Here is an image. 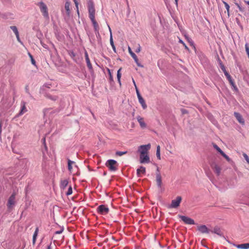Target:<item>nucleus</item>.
I'll list each match as a JSON object with an SVG mask.
<instances>
[{
    "label": "nucleus",
    "mask_w": 249,
    "mask_h": 249,
    "mask_svg": "<svg viewBox=\"0 0 249 249\" xmlns=\"http://www.w3.org/2000/svg\"><path fill=\"white\" fill-rule=\"evenodd\" d=\"M211 166L217 176H219L220 174L221 168L215 162H213Z\"/></svg>",
    "instance_id": "10"
},
{
    "label": "nucleus",
    "mask_w": 249,
    "mask_h": 249,
    "mask_svg": "<svg viewBox=\"0 0 249 249\" xmlns=\"http://www.w3.org/2000/svg\"><path fill=\"white\" fill-rule=\"evenodd\" d=\"M247 4L249 5V1H247Z\"/></svg>",
    "instance_id": "57"
},
{
    "label": "nucleus",
    "mask_w": 249,
    "mask_h": 249,
    "mask_svg": "<svg viewBox=\"0 0 249 249\" xmlns=\"http://www.w3.org/2000/svg\"><path fill=\"white\" fill-rule=\"evenodd\" d=\"M109 32H110V45L113 50V51L116 52V48H115V45L114 44V43H113V38H112V33H111V29L109 27Z\"/></svg>",
    "instance_id": "20"
},
{
    "label": "nucleus",
    "mask_w": 249,
    "mask_h": 249,
    "mask_svg": "<svg viewBox=\"0 0 249 249\" xmlns=\"http://www.w3.org/2000/svg\"><path fill=\"white\" fill-rule=\"evenodd\" d=\"M220 67H221V69L222 70V71L224 72V73L225 76H226L227 78L228 79V80L231 79V76L229 74V73L226 71L225 66L223 65H222V64H220Z\"/></svg>",
    "instance_id": "21"
},
{
    "label": "nucleus",
    "mask_w": 249,
    "mask_h": 249,
    "mask_svg": "<svg viewBox=\"0 0 249 249\" xmlns=\"http://www.w3.org/2000/svg\"><path fill=\"white\" fill-rule=\"evenodd\" d=\"M16 37H17V40L18 41V42H19L21 44H22V42H21V41L20 40V39L19 38V34H18V35H16Z\"/></svg>",
    "instance_id": "46"
},
{
    "label": "nucleus",
    "mask_w": 249,
    "mask_h": 249,
    "mask_svg": "<svg viewBox=\"0 0 249 249\" xmlns=\"http://www.w3.org/2000/svg\"><path fill=\"white\" fill-rule=\"evenodd\" d=\"M107 71L108 72V74L109 75V80L111 81H113V76L112 75H111V72H110V71L109 69H107Z\"/></svg>",
    "instance_id": "42"
},
{
    "label": "nucleus",
    "mask_w": 249,
    "mask_h": 249,
    "mask_svg": "<svg viewBox=\"0 0 249 249\" xmlns=\"http://www.w3.org/2000/svg\"><path fill=\"white\" fill-rule=\"evenodd\" d=\"M44 147H45V150H47V146L45 144H44Z\"/></svg>",
    "instance_id": "54"
},
{
    "label": "nucleus",
    "mask_w": 249,
    "mask_h": 249,
    "mask_svg": "<svg viewBox=\"0 0 249 249\" xmlns=\"http://www.w3.org/2000/svg\"><path fill=\"white\" fill-rule=\"evenodd\" d=\"M175 3H176V5L178 6V0H175Z\"/></svg>",
    "instance_id": "53"
},
{
    "label": "nucleus",
    "mask_w": 249,
    "mask_h": 249,
    "mask_svg": "<svg viewBox=\"0 0 249 249\" xmlns=\"http://www.w3.org/2000/svg\"><path fill=\"white\" fill-rule=\"evenodd\" d=\"M141 46L139 44L138 45V47L135 50V52L137 53L140 52L141 51Z\"/></svg>",
    "instance_id": "45"
},
{
    "label": "nucleus",
    "mask_w": 249,
    "mask_h": 249,
    "mask_svg": "<svg viewBox=\"0 0 249 249\" xmlns=\"http://www.w3.org/2000/svg\"><path fill=\"white\" fill-rule=\"evenodd\" d=\"M134 112H133L132 113V115L134 116Z\"/></svg>",
    "instance_id": "59"
},
{
    "label": "nucleus",
    "mask_w": 249,
    "mask_h": 249,
    "mask_svg": "<svg viewBox=\"0 0 249 249\" xmlns=\"http://www.w3.org/2000/svg\"><path fill=\"white\" fill-rule=\"evenodd\" d=\"M44 96L46 98L53 101H56L58 98V97L56 95L52 94L51 93H45Z\"/></svg>",
    "instance_id": "17"
},
{
    "label": "nucleus",
    "mask_w": 249,
    "mask_h": 249,
    "mask_svg": "<svg viewBox=\"0 0 249 249\" xmlns=\"http://www.w3.org/2000/svg\"><path fill=\"white\" fill-rule=\"evenodd\" d=\"M210 231L220 236L222 235L221 231L218 227H215L213 231Z\"/></svg>",
    "instance_id": "25"
},
{
    "label": "nucleus",
    "mask_w": 249,
    "mask_h": 249,
    "mask_svg": "<svg viewBox=\"0 0 249 249\" xmlns=\"http://www.w3.org/2000/svg\"><path fill=\"white\" fill-rule=\"evenodd\" d=\"M16 195L13 193L8 199L7 202V207L9 209H12L15 204Z\"/></svg>",
    "instance_id": "7"
},
{
    "label": "nucleus",
    "mask_w": 249,
    "mask_h": 249,
    "mask_svg": "<svg viewBox=\"0 0 249 249\" xmlns=\"http://www.w3.org/2000/svg\"><path fill=\"white\" fill-rule=\"evenodd\" d=\"M75 168H77V166L76 165H75Z\"/></svg>",
    "instance_id": "58"
},
{
    "label": "nucleus",
    "mask_w": 249,
    "mask_h": 249,
    "mask_svg": "<svg viewBox=\"0 0 249 249\" xmlns=\"http://www.w3.org/2000/svg\"><path fill=\"white\" fill-rule=\"evenodd\" d=\"M150 144L142 145L139 147L138 152L140 153V155H144L146 154H148V151L150 149Z\"/></svg>",
    "instance_id": "5"
},
{
    "label": "nucleus",
    "mask_w": 249,
    "mask_h": 249,
    "mask_svg": "<svg viewBox=\"0 0 249 249\" xmlns=\"http://www.w3.org/2000/svg\"><path fill=\"white\" fill-rule=\"evenodd\" d=\"M179 42H180V43H182V45H183V46L185 47V48L186 50H189V49H188V47L185 45V44L184 43V42H183L181 39H179Z\"/></svg>",
    "instance_id": "44"
},
{
    "label": "nucleus",
    "mask_w": 249,
    "mask_h": 249,
    "mask_svg": "<svg viewBox=\"0 0 249 249\" xmlns=\"http://www.w3.org/2000/svg\"><path fill=\"white\" fill-rule=\"evenodd\" d=\"M26 110H20V112L17 115H16V117H17L19 116V115H22L23 113L25 112Z\"/></svg>",
    "instance_id": "43"
},
{
    "label": "nucleus",
    "mask_w": 249,
    "mask_h": 249,
    "mask_svg": "<svg viewBox=\"0 0 249 249\" xmlns=\"http://www.w3.org/2000/svg\"><path fill=\"white\" fill-rule=\"evenodd\" d=\"M44 86L46 87H47L48 88H50V87L49 86H47V85H45Z\"/></svg>",
    "instance_id": "55"
},
{
    "label": "nucleus",
    "mask_w": 249,
    "mask_h": 249,
    "mask_svg": "<svg viewBox=\"0 0 249 249\" xmlns=\"http://www.w3.org/2000/svg\"><path fill=\"white\" fill-rule=\"evenodd\" d=\"M179 217L185 224L190 225L195 224L194 220L189 217L184 215H179Z\"/></svg>",
    "instance_id": "9"
},
{
    "label": "nucleus",
    "mask_w": 249,
    "mask_h": 249,
    "mask_svg": "<svg viewBox=\"0 0 249 249\" xmlns=\"http://www.w3.org/2000/svg\"><path fill=\"white\" fill-rule=\"evenodd\" d=\"M10 28L14 32L15 35H18V34H19L18 29L16 26H10Z\"/></svg>",
    "instance_id": "31"
},
{
    "label": "nucleus",
    "mask_w": 249,
    "mask_h": 249,
    "mask_svg": "<svg viewBox=\"0 0 249 249\" xmlns=\"http://www.w3.org/2000/svg\"><path fill=\"white\" fill-rule=\"evenodd\" d=\"M228 80H229L230 83L231 84V85H232V86L233 87L234 89L236 90L237 89L236 87L235 86L234 83L231 79H231H228Z\"/></svg>",
    "instance_id": "34"
},
{
    "label": "nucleus",
    "mask_w": 249,
    "mask_h": 249,
    "mask_svg": "<svg viewBox=\"0 0 249 249\" xmlns=\"http://www.w3.org/2000/svg\"><path fill=\"white\" fill-rule=\"evenodd\" d=\"M86 61L87 62V66H88V68L89 70H91L92 67V65L90 62L89 59H87V60H86Z\"/></svg>",
    "instance_id": "33"
},
{
    "label": "nucleus",
    "mask_w": 249,
    "mask_h": 249,
    "mask_svg": "<svg viewBox=\"0 0 249 249\" xmlns=\"http://www.w3.org/2000/svg\"><path fill=\"white\" fill-rule=\"evenodd\" d=\"M127 153V151H117L116 153V154L119 156H122L124 154H125Z\"/></svg>",
    "instance_id": "37"
},
{
    "label": "nucleus",
    "mask_w": 249,
    "mask_h": 249,
    "mask_svg": "<svg viewBox=\"0 0 249 249\" xmlns=\"http://www.w3.org/2000/svg\"><path fill=\"white\" fill-rule=\"evenodd\" d=\"M62 232V231H56L55 232V233H56V234H60Z\"/></svg>",
    "instance_id": "50"
},
{
    "label": "nucleus",
    "mask_w": 249,
    "mask_h": 249,
    "mask_svg": "<svg viewBox=\"0 0 249 249\" xmlns=\"http://www.w3.org/2000/svg\"><path fill=\"white\" fill-rule=\"evenodd\" d=\"M132 81H133V84L135 87V89L137 88L136 83L133 79H132Z\"/></svg>",
    "instance_id": "49"
},
{
    "label": "nucleus",
    "mask_w": 249,
    "mask_h": 249,
    "mask_svg": "<svg viewBox=\"0 0 249 249\" xmlns=\"http://www.w3.org/2000/svg\"><path fill=\"white\" fill-rule=\"evenodd\" d=\"M136 93H137V95L138 98H139L142 97L141 94H140V93L139 92V91L138 88L136 89Z\"/></svg>",
    "instance_id": "47"
},
{
    "label": "nucleus",
    "mask_w": 249,
    "mask_h": 249,
    "mask_svg": "<svg viewBox=\"0 0 249 249\" xmlns=\"http://www.w3.org/2000/svg\"><path fill=\"white\" fill-rule=\"evenodd\" d=\"M197 229L202 233H209L211 231V230H209L205 225L198 226Z\"/></svg>",
    "instance_id": "12"
},
{
    "label": "nucleus",
    "mask_w": 249,
    "mask_h": 249,
    "mask_svg": "<svg viewBox=\"0 0 249 249\" xmlns=\"http://www.w3.org/2000/svg\"><path fill=\"white\" fill-rule=\"evenodd\" d=\"M139 123L140 124V125L142 128H145L146 125L144 121H143V119L141 118L140 116H138L136 117Z\"/></svg>",
    "instance_id": "19"
},
{
    "label": "nucleus",
    "mask_w": 249,
    "mask_h": 249,
    "mask_svg": "<svg viewBox=\"0 0 249 249\" xmlns=\"http://www.w3.org/2000/svg\"><path fill=\"white\" fill-rule=\"evenodd\" d=\"M223 3L224 4L225 8L227 11L228 14L229 15V10H230L229 5L225 1H223Z\"/></svg>",
    "instance_id": "36"
},
{
    "label": "nucleus",
    "mask_w": 249,
    "mask_h": 249,
    "mask_svg": "<svg viewBox=\"0 0 249 249\" xmlns=\"http://www.w3.org/2000/svg\"><path fill=\"white\" fill-rule=\"evenodd\" d=\"M51 249V247H50V246H48V249Z\"/></svg>",
    "instance_id": "56"
},
{
    "label": "nucleus",
    "mask_w": 249,
    "mask_h": 249,
    "mask_svg": "<svg viewBox=\"0 0 249 249\" xmlns=\"http://www.w3.org/2000/svg\"><path fill=\"white\" fill-rule=\"evenodd\" d=\"M70 5L71 3L69 1H66L65 4V11H62L64 18L65 20H68L70 16Z\"/></svg>",
    "instance_id": "4"
},
{
    "label": "nucleus",
    "mask_w": 249,
    "mask_h": 249,
    "mask_svg": "<svg viewBox=\"0 0 249 249\" xmlns=\"http://www.w3.org/2000/svg\"><path fill=\"white\" fill-rule=\"evenodd\" d=\"M85 58H86V60H87V59H89V57L88 53L87 52L85 53Z\"/></svg>",
    "instance_id": "48"
},
{
    "label": "nucleus",
    "mask_w": 249,
    "mask_h": 249,
    "mask_svg": "<svg viewBox=\"0 0 249 249\" xmlns=\"http://www.w3.org/2000/svg\"><path fill=\"white\" fill-rule=\"evenodd\" d=\"M38 231H39L38 228L37 227L36 229V230H35V231L34 232V233L33 234V245H35V243H36V237H37V234H38Z\"/></svg>",
    "instance_id": "23"
},
{
    "label": "nucleus",
    "mask_w": 249,
    "mask_h": 249,
    "mask_svg": "<svg viewBox=\"0 0 249 249\" xmlns=\"http://www.w3.org/2000/svg\"><path fill=\"white\" fill-rule=\"evenodd\" d=\"M156 181L157 183V185L158 188L160 190H162V180H161V176L160 173V169L158 167L156 169Z\"/></svg>",
    "instance_id": "3"
},
{
    "label": "nucleus",
    "mask_w": 249,
    "mask_h": 249,
    "mask_svg": "<svg viewBox=\"0 0 249 249\" xmlns=\"http://www.w3.org/2000/svg\"><path fill=\"white\" fill-rule=\"evenodd\" d=\"M221 155L230 163L232 162V160L224 153H223Z\"/></svg>",
    "instance_id": "32"
},
{
    "label": "nucleus",
    "mask_w": 249,
    "mask_h": 249,
    "mask_svg": "<svg viewBox=\"0 0 249 249\" xmlns=\"http://www.w3.org/2000/svg\"><path fill=\"white\" fill-rule=\"evenodd\" d=\"M37 5L39 7L40 12L43 16L46 19L49 18L48 7L46 4L42 1H40L37 3Z\"/></svg>",
    "instance_id": "1"
},
{
    "label": "nucleus",
    "mask_w": 249,
    "mask_h": 249,
    "mask_svg": "<svg viewBox=\"0 0 249 249\" xmlns=\"http://www.w3.org/2000/svg\"><path fill=\"white\" fill-rule=\"evenodd\" d=\"M72 193V188L71 186H70L67 191V192L66 193V195L67 196H69L70 195H71Z\"/></svg>",
    "instance_id": "40"
},
{
    "label": "nucleus",
    "mask_w": 249,
    "mask_h": 249,
    "mask_svg": "<svg viewBox=\"0 0 249 249\" xmlns=\"http://www.w3.org/2000/svg\"><path fill=\"white\" fill-rule=\"evenodd\" d=\"M29 55L31 58L32 64L34 65H36V61L34 59L33 56L32 55V54L30 53H29Z\"/></svg>",
    "instance_id": "38"
},
{
    "label": "nucleus",
    "mask_w": 249,
    "mask_h": 249,
    "mask_svg": "<svg viewBox=\"0 0 249 249\" xmlns=\"http://www.w3.org/2000/svg\"><path fill=\"white\" fill-rule=\"evenodd\" d=\"M234 115L235 117H236L237 120L238 122L241 124H245V121L244 119L243 118L242 115L240 114L239 113L235 112L234 113Z\"/></svg>",
    "instance_id": "16"
},
{
    "label": "nucleus",
    "mask_w": 249,
    "mask_h": 249,
    "mask_svg": "<svg viewBox=\"0 0 249 249\" xmlns=\"http://www.w3.org/2000/svg\"><path fill=\"white\" fill-rule=\"evenodd\" d=\"M97 211L99 213L105 215L108 213L109 209L105 205H101L98 207Z\"/></svg>",
    "instance_id": "8"
},
{
    "label": "nucleus",
    "mask_w": 249,
    "mask_h": 249,
    "mask_svg": "<svg viewBox=\"0 0 249 249\" xmlns=\"http://www.w3.org/2000/svg\"><path fill=\"white\" fill-rule=\"evenodd\" d=\"M146 172L145 168L143 166H141L137 170V174L138 177H141V174H144Z\"/></svg>",
    "instance_id": "18"
},
{
    "label": "nucleus",
    "mask_w": 249,
    "mask_h": 249,
    "mask_svg": "<svg viewBox=\"0 0 249 249\" xmlns=\"http://www.w3.org/2000/svg\"><path fill=\"white\" fill-rule=\"evenodd\" d=\"M89 18H90L92 22L95 32L98 34L99 28L98 23L95 19V16H92L91 17H89Z\"/></svg>",
    "instance_id": "14"
},
{
    "label": "nucleus",
    "mask_w": 249,
    "mask_h": 249,
    "mask_svg": "<svg viewBox=\"0 0 249 249\" xmlns=\"http://www.w3.org/2000/svg\"><path fill=\"white\" fill-rule=\"evenodd\" d=\"M21 109H25V105H23L21 107Z\"/></svg>",
    "instance_id": "52"
},
{
    "label": "nucleus",
    "mask_w": 249,
    "mask_h": 249,
    "mask_svg": "<svg viewBox=\"0 0 249 249\" xmlns=\"http://www.w3.org/2000/svg\"><path fill=\"white\" fill-rule=\"evenodd\" d=\"M243 155L246 161L249 164V157L245 153H244Z\"/></svg>",
    "instance_id": "41"
},
{
    "label": "nucleus",
    "mask_w": 249,
    "mask_h": 249,
    "mask_svg": "<svg viewBox=\"0 0 249 249\" xmlns=\"http://www.w3.org/2000/svg\"><path fill=\"white\" fill-rule=\"evenodd\" d=\"M185 37L191 45H193V41L190 37L186 35L185 36Z\"/></svg>",
    "instance_id": "35"
},
{
    "label": "nucleus",
    "mask_w": 249,
    "mask_h": 249,
    "mask_svg": "<svg viewBox=\"0 0 249 249\" xmlns=\"http://www.w3.org/2000/svg\"><path fill=\"white\" fill-rule=\"evenodd\" d=\"M156 156H157V158L159 160L160 159V145H158L157 147Z\"/></svg>",
    "instance_id": "30"
},
{
    "label": "nucleus",
    "mask_w": 249,
    "mask_h": 249,
    "mask_svg": "<svg viewBox=\"0 0 249 249\" xmlns=\"http://www.w3.org/2000/svg\"><path fill=\"white\" fill-rule=\"evenodd\" d=\"M68 184V181L67 179H64L61 182V187L64 189Z\"/></svg>",
    "instance_id": "28"
},
{
    "label": "nucleus",
    "mask_w": 249,
    "mask_h": 249,
    "mask_svg": "<svg viewBox=\"0 0 249 249\" xmlns=\"http://www.w3.org/2000/svg\"><path fill=\"white\" fill-rule=\"evenodd\" d=\"M88 10L89 14V18L92 16H95V9L94 5L92 2H90L88 4Z\"/></svg>",
    "instance_id": "13"
},
{
    "label": "nucleus",
    "mask_w": 249,
    "mask_h": 249,
    "mask_svg": "<svg viewBox=\"0 0 249 249\" xmlns=\"http://www.w3.org/2000/svg\"><path fill=\"white\" fill-rule=\"evenodd\" d=\"M182 198L180 196H178L175 199H173L171 201V203L169 205L170 208H178L181 201Z\"/></svg>",
    "instance_id": "6"
},
{
    "label": "nucleus",
    "mask_w": 249,
    "mask_h": 249,
    "mask_svg": "<svg viewBox=\"0 0 249 249\" xmlns=\"http://www.w3.org/2000/svg\"><path fill=\"white\" fill-rule=\"evenodd\" d=\"M138 99H139V101L140 103L141 104L142 107L143 108H145L147 107V106H146V104L145 103L144 99L142 98V97L139 98Z\"/></svg>",
    "instance_id": "26"
},
{
    "label": "nucleus",
    "mask_w": 249,
    "mask_h": 249,
    "mask_svg": "<svg viewBox=\"0 0 249 249\" xmlns=\"http://www.w3.org/2000/svg\"><path fill=\"white\" fill-rule=\"evenodd\" d=\"M128 52L130 55L134 59L135 62L136 63L137 65L139 67H142V66L139 63V60L137 55L132 51L131 48L129 47H128Z\"/></svg>",
    "instance_id": "15"
},
{
    "label": "nucleus",
    "mask_w": 249,
    "mask_h": 249,
    "mask_svg": "<svg viewBox=\"0 0 249 249\" xmlns=\"http://www.w3.org/2000/svg\"><path fill=\"white\" fill-rule=\"evenodd\" d=\"M140 161L141 163H148L150 162V158L148 154L140 155Z\"/></svg>",
    "instance_id": "11"
},
{
    "label": "nucleus",
    "mask_w": 249,
    "mask_h": 249,
    "mask_svg": "<svg viewBox=\"0 0 249 249\" xmlns=\"http://www.w3.org/2000/svg\"><path fill=\"white\" fill-rule=\"evenodd\" d=\"M121 68L119 69L118 71H117V80L118 81V83H119L120 86H121Z\"/></svg>",
    "instance_id": "27"
},
{
    "label": "nucleus",
    "mask_w": 249,
    "mask_h": 249,
    "mask_svg": "<svg viewBox=\"0 0 249 249\" xmlns=\"http://www.w3.org/2000/svg\"><path fill=\"white\" fill-rule=\"evenodd\" d=\"M236 247L238 249H249V243H245V244H242L237 245H236Z\"/></svg>",
    "instance_id": "22"
},
{
    "label": "nucleus",
    "mask_w": 249,
    "mask_h": 249,
    "mask_svg": "<svg viewBox=\"0 0 249 249\" xmlns=\"http://www.w3.org/2000/svg\"><path fill=\"white\" fill-rule=\"evenodd\" d=\"M183 111L182 112V114H185V113H187V111L186 110H182Z\"/></svg>",
    "instance_id": "51"
},
{
    "label": "nucleus",
    "mask_w": 249,
    "mask_h": 249,
    "mask_svg": "<svg viewBox=\"0 0 249 249\" xmlns=\"http://www.w3.org/2000/svg\"><path fill=\"white\" fill-rule=\"evenodd\" d=\"M214 148L221 155H222L224 152L215 144H213Z\"/></svg>",
    "instance_id": "29"
},
{
    "label": "nucleus",
    "mask_w": 249,
    "mask_h": 249,
    "mask_svg": "<svg viewBox=\"0 0 249 249\" xmlns=\"http://www.w3.org/2000/svg\"><path fill=\"white\" fill-rule=\"evenodd\" d=\"M74 162L73 161H71V160H68V170L69 171L71 172V173H72V164H74Z\"/></svg>",
    "instance_id": "24"
},
{
    "label": "nucleus",
    "mask_w": 249,
    "mask_h": 249,
    "mask_svg": "<svg viewBox=\"0 0 249 249\" xmlns=\"http://www.w3.org/2000/svg\"><path fill=\"white\" fill-rule=\"evenodd\" d=\"M73 0L74 2V4H75V6L76 7L77 13L79 15V10H78V2L77 0Z\"/></svg>",
    "instance_id": "39"
},
{
    "label": "nucleus",
    "mask_w": 249,
    "mask_h": 249,
    "mask_svg": "<svg viewBox=\"0 0 249 249\" xmlns=\"http://www.w3.org/2000/svg\"><path fill=\"white\" fill-rule=\"evenodd\" d=\"M106 165L108 168L109 170L111 171H115L117 170V161L114 160H107L106 163Z\"/></svg>",
    "instance_id": "2"
},
{
    "label": "nucleus",
    "mask_w": 249,
    "mask_h": 249,
    "mask_svg": "<svg viewBox=\"0 0 249 249\" xmlns=\"http://www.w3.org/2000/svg\"><path fill=\"white\" fill-rule=\"evenodd\" d=\"M45 138H44V139H43V141H44V142H45Z\"/></svg>",
    "instance_id": "60"
}]
</instances>
